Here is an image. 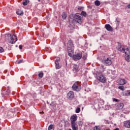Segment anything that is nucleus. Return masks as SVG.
Listing matches in <instances>:
<instances>
[{
	"label": "nucleus",
	"mask_w": 130,
	"mask_h": 130,
	"mask_svg": "<svg viewBox=\"0 0 130 130\" xmlns=\"http://www.w3.org/2000/svg\"><path fill=\"white\" fill-rule=\"evenodd\" d=\"M117 49L118 51L120 52H122V53L125 54V59L127 61V62H129L130 60V50L128 48H124L123 46L121 45V43H118Z\"/></svg>",
	"instance_id": "1"
},
{
	"label": "nucleus",
	"mask_w": 130,
	"mask_h": 130,
	"mask_svg": "<svg viewBox=\"0 0 130 130\" xmlns=\"http://www.w3.org/2000/svg\"><path fill=\"white\" fill-rule=\"evenodd\" d=\"M72 89L73 91L80 92L82 89V87L81 86V83H80L79 81L75 82L72 86Z\"/></svg>",
	"instance_id": "2"
},
{
	"label": "nucleus",
	"mask_w": 130,
	"mask_h": 130,
	"mask_svg": "<svg viewBox=\"0 0 130 130\" xmlns=\"http://www.w3.org/2000/svg\"><path fill=\"white\" fill-rule=\"evenodd\" d=\"M8 37L10 38V43L11 44H15L18 41V38L15 35L7 34L6 35Z\"/></svg>",
	"instance_id": "3"
},
{
	"label": "nucleus",
	"mask_w": 130,
	"mask_h": 130,
	"mask_svg": "<svg viewBox=\"0 0 130 130\" xmlns=\"http://www.w3.org/2000/svg\"><path fill=\"white\" fill-rule=\"evenodd\" d=\"M102 62L106 67H109L112 64V58L111 57L105 58L102 60Z\"/></svg>",
	"instance_id": "4"
},
{
	"label": "nucleus",
	"mask_w": 130,
	"mask_h": 130,
	"mask_svg": "<svg viewBox=\"0 0 130 130\" xmlns=\"http://www.w3.org/2000/svg\"><path fill=\"white\" fill-rule=\"evenodd\" d=\"M82 57H83V53H82V52H79L73 55V60H75V61H78V60L82 59Z\"/></svg>",
	"instance_id": "5"
},
{
	"label": "nucleus",
	"mask_w": 130,
	"mask_h": 130,
	"mask_svg": "<svg viewBox=\"0 0 130 130\" xmlns=\"http://www.w3.org/2000/svg\"><path fill=\"white\" fill-rule=\"evenodd\" d=\"M80 14L76 13L74 16V21L77 22L78 24H82L83 20H82V17L80 16Z\"/></svg>",
	"instance_id": "6"
},
{
	"label": "nucleus",
	"mask_w": 130,
	"mask_h": 130,
	"mask_svg": "<svg viewBox=\"0 0 130 130\" xmlns=\"http://www.w3.org/2000/svg\"><path fill=\"white\" fill-rule=\"evenodd\" d=\"M67 98L69 99V100H73V99L75 98V92L73 91H70L67 94Z\"/></svg>",
	"instance_id": "7"
},
{
	"label": "nucleus",
	"mask_w": 130,
	"mask_h": 130,
	"mask_svg": "<svg viewBox=\"0 0 130 130\" xmlns=\"http://www.w3.org/2000/svg\"><path fill=\"white\" fill-rule=\"evenodd\" d=\"M78 119V116L75 114L72 115L70 118V120L71 121V124H77L76 121H77Z\"/></svg>",
	"instance_id": "8"
},
{
	"label": "nucleus",
	"mask_w": 130,
	"mask_h": 130,
	"mask_svg": "<svg viewBox=\"0 0 130 130\" xmlns=\"http://www.w3.org/2000/svg\"><path fill=\"white\" fill-rule=\"evenodd\" d=\"M98 80L102 83H106L107 81L106 78L104 77L103 74H101L99 76H98Z\"/></svg>",
	"instance_id": "9"
},
{
	"label": "nucleus",
	"mask_w": 130,
	"mask_h": 130,
	"mask_svg": "<svg viewBox=\"0 0 130 130\" xmlns=\"http://www.w3.org/2000/svg\"><path fill=\"white\" fill-rule=\"evenodd\" d=\"M68 49H74V43L72 40L68 41Z\"/></svg>",
	"instance_id": "10"
},
{
	"label": "nucleus",
	"mask_w": 130,
	"mask_h": 130,
	"mask_svg": "<svg viewBox=\"0 0 130 130\" xmlns=\"http://www.w3.org/2000/svg\"><path fill=\"white\" fill-rule=\"evenodd\" d=\"M59 61H60V58L58 57L55 61V68L56 70H59L61 67L59 65Z\"/></svg>",
	"instance_id": "11"
},
{
	"label": "nucleus",
	"mask_w": 130,
	"mask_h": 130,
	"mask_svg": "<svg viewBox=\"0 0 130 130\" xmlns=\"http://www.w3.org/2000/svg\"><path fill=\"white\" fill-rule=\"evenodd\" d=\"M105 28L107 31H109L110 32H112V31H113V28L109 24L105 25Z\"/></svg>",
	"instance_id": "12"
},
{
	"label": "nucleus",
	"mask_w": 130,
	"mask_h": 130,
	"mask_svg": "<svg viewBox=\"0 0 130 130\" xmlns=\"http://www.w3.org/2000/svg\"><path fill=\"white\" fill-rule=\"evenodd\" d=\"M123 106H124V104H123V103H118L116 106L117 109H118V110L120 109H122V108H123Z\"/></svg>",
	"instance_id": "13"
},
{
	"label": "nucleus",
	"mask_w": 130,
	"mask_h": 130,
	"mask_svg": "<svg viewBox=\"0 0 130 130\" xmlns=\"http://www.w3.org/2000/svg\"><path fill=\"white\" fill-rule=\"evenodd\" d=\"M4 87H3L2 89V91H4L3 93H2V97L5 96V95L7 96L8 95H10L11 93V92H10V90H8L7 91H5V90H4Z\"/></svg>",
	"instance_id": "14"
},
{
	"label": "nucleus",
	"mask_w": 130,
	"mask_h": 130,
	"mask_svg": "<svg viewBox=\"0 0 130 130\" xmlns=\"http://www.w3.org/2000/svg\"><path fill=\"white\" fill-rule=\"evenodd\" d=\"M68 50L69 56L73 57V56H74V55H73V53H74V49H68Z\"/></svg>",
	"instance_id": "15"
},
{
	"label": "nucleus",
	"mask_w": 130,
	"mask_h": 130,
	"mask_svg": "<svg viewBox=\"0 0 130 130\" xmlns=\"http://www.w3.org/2000/svg\"><path fill=\"white\" fill-rule=\"evenodd\" d=\"M73 71L74 73H78V72H79V66L77 64H74L73 66Z\"/></svg>",
	"instance_id": "16"
},
{
	"label": "nucleus",
	"mask_w": 130,
	"mask_h": 130,
	"mask_svg": "<svg viewBox=\"0 0 130 130\" xmlns=\"http://www.w3.org/2000/svg\"><path fill=\"white\" fill-rule=\"evenodd\" d=\"M124 126L127 128H130V121L127 120L124 122Z\"/></svg>",
	"instance_id": "17"
},
{
	"label": "nucleus",
	"mask_w": 130,
	"mask_h": 130,
	"mask_svg": "<svg viewBox=\"0 0 130 130\" xmlns=\"http://www.w3.org/2000/svg\"><path fill=\"white\" fill-rule=\"evenodd\" d=\"M119 84L121 85H125V84H126V80L125 79H120Z\"/></svg>",
	"instance_id": "18"
},
{
	"label": "nucleus",
	"mask_w": 130,
	"mask_h": 130,
	"mask_svg": "<svg viewBox=\"0 0 130 130\" xmlns=\"http://www.w3.org/2000/svg\"><path fill=\"white\" fill-rule=\"evenodd\" d=\"M16 14L18 16H23L24 15V13H23V11H21L20 10H18L16 11Z\"/></svg>",
	"instance_id": "19"
},
{
	"label": "nucleus",
	"mask_w": 130,
	"mask_h": 130,
	"mask_svg": "<svg viewBox=\"0 0 130 130\" xmlns=\"http://www.w3.org/2000/svg\"><path fill=\"white\" fill-rule=\"evenodd\" d=\"M72 128L73 130H78L79 129V128L78 127H76V125H77V124H71Z\"/></svg>",
	"instance_id": "20"
},
{
	"label": "nucleus",
	"mask_w": 130,
	"mask_h": 130,
	"mask_svg": "<svg viewBox=\"0 0 130 130\" xmlns=\"http://www.w3.org/2000/svg\"><path fill=\"white\" fill-rule=\"evenodd\" d=\"M29 0H23V2H22V5L23 6H27V5H28V4H29Z\"/></svg>",
	"instance_id": "21"
},
{
	"label": "nucleus",
	"mask_w": 130,
	"mask_h": 130,
	"mask_svg": "<svg viewBox=\"0 0 130 130\" xmlns=\"http://www.w3.org/2000/svg\"><path fill=\"white\" fill-rule=\"evenodd\" d=\"M94 5H95L96 7H99V6L101 5L100 1L98 0L95 1L94 2Z\"/></svg>",
	"instance_id": "22"
},
{
	"label": "nucleus",
	"mask_w": 130,
	"mask_h": 130,
	"mask_svg": "<svg viewBox=\"0 0 130 130\" xmlns=\"http://www.w3.org/2000/svg\"><path fill=\"white\" fill-rule=\"evenodd\" d=\"M44 75V74L43 73V72H41L39 73V74H38L39 78H43Z\"/></svg>",
	"instance_id": "23"
},
{
	"label": "nucleus",
	"mask_w": 130,
	"mask_h": 130,
	"mask_svg": "<svg viewBox=\"0 0 130 130\" xmlns=\"http://www.w3.org/2000/svg\"><path fill=\"white\" fill-rule=\"evenodd\" d=\"M82 57L84 60H86V59H87V58L88 57V54L86 53L84 54L83 56Z\"/></svg>",
	"instance_id": "24"
},
{
	"label": "nucleus",
	"mask_w": 130,
	"mask_h": 130,
	"mask_svg": "<svg viewBox=\"0 0 130 130\" xmlns=\"http://www.w3.org/2000/svg\"><path fill=\"white\" fill-rule=\"evenodd\" d=\"M67 14H66V13L63 12L62 14V19L65 20V19H67Z\"/></svg>",
	"instance_id": "25"
},
{
	"label": "nucleus",
	"mask_w": 130,
	"mask_h": 130,
	"mask_svg": "<svg viewBox=\"0 0 130 130\" xmlns=\"http://www.w3.org/2000/svg\"><path fill=\"white\" fill-rule=\"evenodd\" d=\"M52 128H54V125L53 124H50L48 127V130H51Z\"/></svg>",
	"instance_id": "26"
},
{
	"label": "nucleus",
	"mask_w": 130,
	"mask_h": 130,
	"mask_svg": "<svg viewBox=\"0 0 130 130\" xmlns=\"http://www.w3.org/2000/svg\"><path fill=\"white\" fill-rule=\"evenodd\" d=\"M80 111H81V108H80V107H78L75 110L76 113H80Z\"/></svg>",
	"instance_id": "27"
},
{
	"label": "nucleus",
	"mask_w": 130,
	"mask_h": 130,
	"mask_svg": "<svg viewBox=\"0 0 130 130\" xmlns=\"http://www.w3.org/2000/svg\"><path fill=\"white\" fill-rule=\"evenodd\" d=\"M124 95L125 96H130V90H127L125 92Z\"/></svg>",
	"instance_id": "28"
},
{
	"label": "nucleus",
	"mask_w": 130,
	"mask_h": 130,
	"mask_svg": "<svg viewBox=\"0 0 130 130\" xmlns=\"http://www.w3.org/2000/svg\"><path fill=\"white\" fill-rule=\"evenodd\" d=\"M81 15L83 16V17H86L87 16V13L85 11H82L81 13Z\"/></svg>",
	"instance_id": "29"
},
{
	"label": "nucleus",
	"mask_w": 130,
	"mask_h": 130,
	"mask_svg": "<svg viewBox=\"0 0 130 130\" xmlns=\"http://www.w3.org/2000/svg\"><path fill=\"white\" fill-rule=\"evenodd\" d=\"M118 89L121 90V91H124V86H120L118 87Z\"/></svg>",
	"instance_id": "30"
},
{
	"label": "nucleus",
	"mask_w": 130,
	"mask_h": 130,
	"mask_svg": "<svg viewBox=\"0 0 130 130\" xmlns=\"http://www.w3.org/2000/svg\"><path fill=\"white\" fill-rule=\"evenodd\" d=\"M113 101L114 102H119V100L115 98H113Z\"/></svg>",
	"instance_id": "31"
},
{
	"label": "nucleus",
	"mask_w": 130,
	"mask_h": 130,
	"mask_svg": "<svg viewBox=\"0 0 130 130\" xmlns=\"http://www.w3.org/2000/svg\"><path fill=\"white\" fill-rule=\"evenodd\" d=\"M93 130H100V128L98 127V126H95V127H94Z\"/></svg>",
	"instance_id": "32"
},
{
	"label": "nucleus",
	"mask_w": 130,
	"mask_h": 130,
	"mask_svg": "<svg viewBox=\"0 0 130 130\" xmlns=\"http://www.w3.org/2000/svg\"><path fill=\"white\" fill-rule=\"evenodd\" d=\"M2 52H4V48H3L2 47H0V53H2Z\"/></svg>",
	"instance_id": "33"
},
{
	"label": "nucleus",
	"mask_w": 130,
	"mask_h": 130,
	"mask_svg": "<svg viewBox=\"0 0 130 130\" xmlns=\"http://www.w3.org/2000/svg\"><path fill=\"white\" fill-rule=\"evenodd\" d=\"M49 3V0H44V4H48Z\"/></svg>",
	"instance_id": "34"
},
{
	"label": "nucleus",
	"mask_w": 130,
	"mask_h": 130,
	"mask_svg": "<svg viewBox=\"0 0 130 130\" xmlns=\"http://www.w3.org/2000/svg\"><path fill=\"white\" fill-rule=\"evenodd\" d=\"M123 113H124L125 114H128V113H129V112L128 111H124V110H123Z\"/></svg>",
	"instance_id": "35"
},
{
	"label": "nucleus",
	"mask_w": 130,
	"mask_h": 130,
	"mask_svg": "<svg viewBox=\"0 0 130 130\" xmlns=\"http://www.w3.org/2000/svg\"><path fill=\"white\" fill-rule=\"evenodd\" d=\"M19 49H21V50L23 49V46H22L21 45H19Z\"/></svg>",
	"instance_id": "36"
},
{
	"label": "nucleus",
	"mask_w": 130,
	"mask_h": 130,
	"mask_svg": "<svg viewBox=\"0 0 130 130\" xmlns=\"http://www.w3.org/2000/svg\"><path fill=\"white\" fill-rule=\"evenodd\" d=\"M22 62H23V60H20L19 61H18V63H22Z\"/></svg>",
	"instance_id": "37"
},
{
	"label": "nucleus",
	"mask_w": 130,
	"mask_h": 130,
	"mask_svg": "<svg viewBox=\"0 0 130 130\" xmlns=\"http://www.w3.org/2000/svg\"><path fill=\"white\" fill-rule=\"evenodd\" d=\"M78 10H79V11H82V10H83V8L82 7H79Z\"/></svg>",
	"instance_id": "38"
},
{
	"label": "nucleus",
	"mask_w": 130,
	"mask_h": 130,
	"mask_svg": "<svg viewBox=\"0 0 130 130\" xmlns=\"http://www.w3.org/2000/svg\"><path fill=\"white\" fill-rule=\"evenodd\" d=\"M105 123H106V124H109V122L108 120H105Z\"/></svg>",
	"instance_id": "39"
},
{
	"label": "nucleus",
	"mask_w": 130,
	"mask_h": 130,
	"mask_svg": "<svg viewBox=\"0 0 130 130\" xmlns=\"http://www.w3.org/2000/svg\"><path fill=\"white\" fill-rule=\"evenodd\" d=\"M127 8L130 9V4L127 5Z\"/></svg>",
	"instance_id": "40"
},
{
	"label": "nucleus",
	"mask_w": 130,
	"mask_h": 130,
	"mask_svg": "<svg viewBox=\"0 0 130 130\" xmlns=\"http://www.w3.org/2000/svg\"><path fill=\"white\" fill-rule=\"evenodd\" d=\"M40 114H44V112L42 111V112H40Z\"/></svg>",
	"instance_id": "41"
},
{
	"label": "nucleus",
	"mask_w": 130,
	"mask_h": 130,
	"mask_svg": "<svg viewBox=\"0 0 130 130\" xmlns=\"http://www.w3.org/2000/svg\"><path fill=\"white\" fill-rule=\"evenodd\" d=\"M114 130H119V128H116L114 129Z\"/></svg>",
	"instance_id": "42"
},
{
	"label": "nucleus",
	"mask_w": 130,
	"mask_h": 130,
	"mask_svg": "<svg viewBox=\"0 0 130 130\" xmlns=\"http://www.w3.org/2000/svg\"><path fill=\"white\" fill-rule=\"evenodd\" d=\"M53 102H52L51 104H50V105L52 106V104H53Z\"/></svg>",
	"instance_id": "43"
},
{
	"label": "nucleus",
	"mask_w": 130,
	"mask_h": 130,
	"mask_svg": "<svg viewBox=\"0 0 130 130\" xmlns=\"http://www.w3.org/2000/svg\"><path fill=\"white\" fill-rule=\"evenodd\" d=\"M69 130H72V129L70 128Z\"/></svg>",
	"instance_id": "44"
},
{
	"label": "nucleus",
	"mask_w": 130,
	"mask_h": 130,
	"mask_svg": "<svg viewBox=\"0 0 130 130\" xmlns=\"http://www.w3.org/2000/svg\"><path fill=\"white\" fill-rule=\"evenodd\" d=\"M39 2H40V0H39Z\"/></svg>",
	"instance_id": "45"
}]
</instances>
